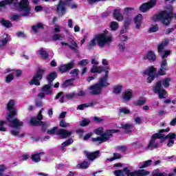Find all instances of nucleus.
Listing matches in <instances>:
<instances>
[{"label":"nucleus","mask_w":176,"mask_h":176,"mask_svg":"<svg viewBox=\"0 0 176 176\" xmlns=\"http://www.w3.org/2000/svg\"><path fill=\"white\" fill-rule=\"evenodd\" d=\"M15 104L16 101L14 100H11L8 102L7 108L9 111V113L8 114L6 119L9 122L10 127H12L13 129L10 131L12 135H14V137H24V133H21V127H23L24 123L20 120L14 118V116L17 115V109L13 107Z\"/></svg>","instance_id":"1"},{"label":"nucleus","mask_w":176,"mask_h":176,"mask_svg":"<svg viewBox=\"0 0 176 176\" xmlns=\"http://www.w3.org/2000/svg\"><path fill=\"white\" fill-rule=\"evenodd\" d=\"M6 5H13L14 8H16L19 12V15L14 14L11 16L12 21H16L20 19V16H29L31 13L30 8V3L28 0H21L19 3V0H4L0 2V10H2Z\"/></svg>","instance_id":"2"},{"label":"nucleus","mask_w":176,"mask_h":176,"mask_svg":"<svg viewBox=\"0 0 176 176\" xmlns=\"http://www.w3.org/2000/svg\"><path fill=\"white\" fill-rule=\"evenodd\" d=\"M112 42V35L104 30L102 32L96 34L92 39L88 43V49L91 50L94 46H99V47H105L111 45Z\"/></svg>","instance_id":"3"},{"label":"nucleus","mask_w":176,"mask_h":176,"mask_svg":"<svg viewBox=\"0 0 176 176\" xmlns=\"http://www.w3.org/2000/svg\"><path fill=\"white\" fill-rule=\"evenodd\" d=\"M170 82L171 78L170 77H166L161 80H159L155 83V85L153 87V93L157 94L159 98H167V91L164 89L170 87Z\"/></svg>","instance_id":"4"},{"label":"nucleus","mask_w":176,"mask_h":176,"mask_svg":"<svg viewBox=\"0 0 176 176\" xmlns=\"http://www.w3.org/2000/svg\"><path fill=\"white\" fill-rule=\"evenodd\" d=\"M173 16V6H167L166 10L162 11L153 16L154 21H162L164 25H168L171 23V17Z\"/></svg>","instance_id":"5"},{"label":"nucleus","mask_w":176,"mask_h":176,"mask_svg":"<svg viewBox=\"0 0 176 176\" xmlns=\"http://www.w3.org/2000/svg\"><path fill=\"white\" fill-rule=\"evenodd\" d=\"M91 74H101V72H104L105 76L100 78L98 81V85L102 87H107L109 86V80H108V74H109V67L108 66L102 67L101 66L94 65L91 69Z\"/></svg>","instance_id":"6"},{"label":"nucleus","mask_w":176,"mask_h":176,"mask_svg":"<svg viewBox=\"0 0 176 176\" xmlns=\"http://www.w3.org/2000/svg\"><path fill=\"white\" fill-rule=\"evenodd\" d=\"M168 131H170V128H167L166 129H161L160 130L159 133L153 134L151 136V139L148 142L147 149H149L150 151H153V149L157 148L160 144L157 140L164 138V134H163V133H168Z\"/></svg>","instance_id":"7"},{"label":"nucleus","mask_w":176,"mask_h":176,"mask_svg":"<svg viewBox=\"0 0 176 176\" xmlns=\"http://www.w3.org/2000/svg\"><path fill=\"white\" fill-rule=\"evenodd\" d=\"M115 176H124V174L127 176H145L148 175L149 172L145 170H138L133 172H131L129 168L126 167L122 170H116L113 172Z\"/></svg>","instance_id":"8"},{"label":"nucleus","mask_w":176,"mask_h":176,"mask_svg":"<svg viewBox=\"0 0 176 176\" xmlns=\"http://www.w3.org/2000/svg\"><path fill=\"white\" fill-rule=\"evenodd\" d=\"M69 6L71 9H76L78 8V5L75 3H72V0H66L65 1L63 0H60L58 7L56 8V10L60 16L65 13V6Z\"/></svg>","instance_id":"9"},{"label":"nucleus","mask_w":176,"mask_h":176,"mask_svg":"<svg viewBox=\"0 0 176 176\" xmlns=\"http://www.w3.org/2000/svg\"><path fill=\"white\" fill-rule=\"evenodd\" d=\"M118 131H119L115 129L107 130L101 137L93 138L91 140L93 142H96V144L107 142V141L112 137V135L115 134V133H118Z\"/></svg>","instance_id":"10"},{"label":"nucleus","mask_w":176,"mask_h":176,"mask_svg":"<svg viewBox=\"0 0 176 176\" xmlns=\"http://www.w3.org/2000/svg\"><path fill=\"white\" fill-rule=\"evenodd\" d=\"M47 133L50 135H52V134H57V135H59V137L62 139L67 138V137H69L71 134H72V132L68 131L65 129L58 130L57 126H54L52 129L47 130Z\"/></svg>","instance_id":"11"},{"label":"nucleus","mask_w":176,"mask_h":176,"mask_svg":"<svg viewBox=\"0 0 176 176\" xmlns=\"http://www.w3.org/2000/svg\"><path fill=\"white\" fill-rule=\"evenodd\" d=\"M155 73L156 68H155L153 66H151L142 72V75L144 76V78H147L148 83H151L153 80H155Z\"/></svg>","instance_id":"12"},{"label":"nucleus","mask_w":176,"mask_h":176,"mask_svg":"<svg viewBox=\"0 0 176 176\" xmlns=\"http://www.w3.org/2000/svg\"><path fill=\"white\" fill-rule=\"evenodd\" d=\"M43 74H45V69L39 68L33 78L30 81V85L41 86V80H42V78H43Z\"/></svg>","instance_id":"13"},{"label":"nucleus","mask_w":176,"mask_h":176,"mask_svg":"<svg viewBox=\"0 0 176 176\" xmlns=\"http://www.w3.org/2000/svg\"><path fill=\"white\" fill-rule=\"evenodd\" d=\"M52 87H53V85H52V83L44 85L41 88V92L38 94V98H45L46 96H52L53 94Z\"/></svg>","instance_id":"14"},{"label":"nucleus","mask_w":176,"mask_h":176,"mask_svg":"<svg viewBox=\"0 0 176 176\" xmlns=\"http://www.w3.org/2000/svg\"><path fill=\"white\" fill-rule=\"evenodd\" d=\"M168 43V41H165L158 45V48H157L158 53L162 56V60H165L164 58H167V57H168V56H170L171 53V51L170 50H168V51L164 50V48L167 46Z\"/></svg>","instance_id":"15"},{"label":"nucleus","mask_w":176,"mask_h":176,"mask_svg":"<svg viewBox=\"0 0 176 176\" xmlns=\"http://www.w3.org/2000/svg\"><path fill=\"white\" fill-rule=\"evenodd\" d=\"M157 2V0H150L148 3H145L142 4L140 7V12H142V13H146V12H148L149 9H152L155 5L156 3Z\"/></svg>","instance_id":"16"},{"label":"nucleus","mask_w":176,"mask_h":176,"mask_svg":"<svg viewBox=\"0 0 176 176\" xmlns=\"http://www.w3.org/2000/svg\"><path fill=\"white\" fill-rule=\"evenodd\" d=\"M88 90L89 91V94H91L92 96H97L98 94H101V92L102 91V87H100V85L96 84L89 87L88 88Z\"/></svg>","instance_id":"17"},{"label":"nucleus","mask_w":176,"mask_h":176,"mask_svg":"<svg viewBox=\"0 0 176 176\" xmlns=\"http://www.w3.org/2000/svg\"><path fill=\"white\" fill-rule=\"evenodd\" d=\"M42 111H43V109H42L40 112L38 113V115L37 116V119L35 118H32L30 120V124H32L33 126H39L41 124H45L43 122H41L42 119H43V116H42Z\"/></svg>","instance_id":"18"},{"label":"nucleus","mask_w":176,"mask_h":176,"mask_svg":"<svg viewBox=\"0 0 176 176\" xmlns=\"http://www.w3.org/2000/svg\"><path fill=\"white\" fill-rule=\"evenodd\" d=\"M175 133H170L168 135L165 136L164 135V138H162L164 140H168L167 146H173L174 145V141L175 140Z\"/></svg>","instance_id":"19"},{"label":"nucleus","mask_w":176,"mask_h":176,"mask_svg":"<svg viewBox=\"0 0 176 176\" xmlns=\"http://www.w3.org/2000/svg\"><path fill=\"white\" fill-rule=\"evenodd\" d=\"M85 155L87 156L89 160H94V159H97L98 156L100 155V151H95L94 153H90L89 151H85Z\"/></svg>","instance_id":"20"},{"label":"nucleus","mask_w":176,"mask_h":176,"mask_svg":"<svg viewBox=\"0 0 176 176\" xmlns=\"http://www.w3.org/2000/svg\"><path fill=\"white\" fill-rule=\"evenodd\" d=\"M69 43H71L70 45L68 43L64 42L60 43V45L61 46H68L69 47H70V49H72L74 52H76L78 50V44L76 43V42L72 39L69 41Z\"/></svg>","instance_id":"21"},{"label":"nucleus","mask_w":176,"mask_h":176,"mask_svg":"<svg viewBox=\"0 0 176 176\" xmlns=\"http://www.w3.org/2000/svg\"><path fill=\"white\" fill-rule=\"evenodd\" d=\"M122 98L124 101H130L133 98V90L127 89L123 92Z\"/></svg>","instance_id":"22"},{"label":"nucleus","mask_w":176,"mask_h":176,"mask_svg":"<svg viewBox=\"0 0 176 176\" xmlns=\"http://www.w3.org/2000/svg\"><path fill=\"white\" fill-rule=\"evenodd\" d=\"M74 62H70L67 65H63L59 67V72H67V71H69V69H72L74 68Z\"/></svg>","instance_id":"23"},{"label":"nucleus","mask_w":176,"mask_h":176,"mask_svg":"<svg viewBox=\"0 0 176 176\" xmlns=\"http://www.w3.org/2000/svg\"><path fill=\"white\" fill-rule=\"evenodd\" d=\"M134 21L136 25V28L140 30V28H141V24H142V15L141 14H138L134 18Z\"/></svg>","instance_id":"24"},{"label":"nucleus","mask_w":176,"mask_h":176,"mask_svg":"<svg viewBox=\"0 0 176 176\" xmlns=\"http://www.w3.org/2000/svg\"><path fill=\"white\" fill-rule=\"evenodd\" d=\"M144 60H149V61H155L156 60V55L155 52L150 51L144 56Z\"/></svg>","instance_id":"25"},{"label":"nucleus","mask_w":176,"mask_h":176,"mask_svg":"<svg viewBox=\"0 0 176 176\" xmlns=\"http://www.w3.org/2000/svg\"><path fill=\"white\" fill-rule=\"evenodd\" d=\"M42 155H45V153L40 152L38 153L33 154L32 155V162H34V163H38V162H41V158L42 157Z\"/></svg>","instance_id":"26"},{"label":"nucleus","mask_w":176,"mask_h":176,"mask_svg":"<svg viewBox=\"0 0 176 176\" xmlns=\"http://www.w3.org/2000/svg\"><path fill=\"white\" fill-rule=\"evenodd\" d=\"M10 39V37L9 36V35L5 34L3 35V38L0 39V46L1 47H3V46H6V45H8V42H9Z\"/></svg>","instance_id":"27"},{"label":"nucleus","mask_w":176,"mask_h":176,"mask_svg":"<svg viewBox=\"0 0 176 176\" xmlns=\"http://www.w3.org/2000/svg\"><path fill=\"white\" fill-rule=\"evenodd\" d=\"M6 170H8V167L6 165H0V176H14L12 173L3 174Z\"/></svg>","instance_id":"28"},{"label":"nucleus","mask_w":176,"mask_h":176,"mask_svg":"<svg viewBox=\"0 0 176 176\" xmlns=\"http://www.w3.org/2000/svg\"><path fill=\"white\" fill-rule=\"evenodd\" d=\"M113 16L118 21H122L123 20V15L120 14V10L116 9L113 12Z\"/></svg>","instance_id":"29"},{"label":"nucleus","mask_w":176,"mask_h":176,"mask_svg":"<svg viewBox=\"0 0 176 176\" xmlns=\"http://www.w3.org/2000/svg\"><path fill=\"white\" fill-rule=\"evenodd\" d=\"M152 160H148L147 161H144L138 164L139 168H146V167H149L152 164Z\"/></svg>","instance_id":"30"},{"label":"nucleus","mask_w":176,"mask_h":176,"mask_svg":"<svg viewBox=\"0 0 176 176\" xmlns=\"http://www.w3.org/2000/svg\"><path fill=\"white\" fill-rule=\"evenodd\" d=\"M96 104V102H91L89 103H85L80 105H78L77 109H80V111H83L85 108H89L90 107H93Z\"/></svg>","instance_id":"31"},{"label":"nucleus","mask_w":176,"mask_h":176,"mask_svg":"<svg viewBox=\"0 0 176 176\" xmlns=\"http://www.w3.org/2000/svg\"><path fill=\"white\" fill-rule=\"evenodd\" d=\"M146 102V99H145V98H140L138 100L135 101L133 104H135V107H141V105H144Z\"/></svg>","instance_id":"32"},{"label":"nucleus","mask_w":176,"mask_h":176,"mask_svg":"<svg viewBox=\"0 0 176 176\" xmlns=\"http://www.w3.org/2000/svg\"><path fill=\"white\" fill-rule=\"evenodd\" d=\"M0 23L6 28H10L12 27V23L10 21H6L2 18H0Z\"/></svg>","instance_id":"33"},{"label":"nucleus","mask_w":176,"mask_h":176,"mask_svg":"<svg viewBox=\"0 0 176 176\" xmlns=\"http://www.w3.org/2000/svg\"><path fill=\"white\" fill-rule=\"evenodd\" d=\"M89 166H90V162L88 161H84L81 164H78L77 165V168H82L83 170H86V168H89Z\"/></svg>","instance_id":"34"},{"label":"nucleus","mask_w":176,"mask_h":176,"mask_svg":"<svg viewBox=\"0 0 176 176\" xmlns=\"http://www.w3.org/2000/svg\"><path fill=\"white\" fill-rule=\"evenodd\" d=\"M72 142H74V140L72 139H69L67 141L63 142L60 146L61 151H65V147L69 146V145H71Z\"/></svg>","instance_id":"35"},{"label":"nucleus","mask_w":176,"mask_h":176,"mask_svg":"<svg viewBox=\"0 0 176 176\" xmlns=\"http://www.w3.org/2000/svg\"><path fill=\"white\" fill-rule=\"evenodd\" d=\"M12 75H15V76H20L21 75V70H12L10 69H6L4 74H8V72H12Z\"/></svg>","instance_id":"36"},{"label":"nucleus","mask_w":176,"mask_h":176,"mask_svg":"<svg viewBox=\"0 0 176 176\" xmlns=\"http://www.w3.org/2000/svg\"><path fill=\"white\" fill-rule=\"evenodd\" d=\"M123 90V87L122 85H115L113 88V93L114 94H120Z\"/></svg>","instance_id":"37"},{"label":"nucleus","mask_w":176,"mask_h":176,"mask_svg":"<svg viewBox=\"0 0 176 176\" xmlns=\"http://www.w3.org/2000/svg\"><path fill=\"white\" fill-rule=\"evenodd\" d=\"M38 54L39 56H41L42 57V58H43L44 60L47 59V53L46 52V51H45L43 50V48H41L38 51Z\"/></svg>","instance_id":"38"},{"label":"nucleus","mask_w":176,"mask_h":176,"mask_svg":"<svg viewBox=\"0 0 176 176\" xmlns=\"http://www.w3.org/2000/svg\"><path fill=\"white\" fill-rule=\"evenodd\" d=\"M122 127L126 130V133H131V130L134 129V126L130 124H122Z\"/></svg>","instance_id":"39"},{"label":"nucleus","mask_w":176,"mask_h":176,"mask_svg":"<svg viewBox=\"0 0 176 176\" xmlns=\"http://www.w3.org/2000/svg\"><path fill=\"white\" fill-rule=\"evenodd\" d=\"M57 78V74L56 72L51 73L48 75L47 79L50 83H52Z\"/></svg>","instance_id":"40"},{"label":"nucleus","mask_w":176,"mask_h":176,"mask_svg":"<svg viewBox=\"0 0 176 176\" xmlns=\"http://www.w3.org/2000/svg\"><path fill=\"white\" fill-rule=\"evenodd\" d=\"M55 100H59L60 102H64V100H65V96H64V94L63 92H60L56 96Z\"/></svg>","instance_id":"41"},{"label":"nucleus","mask_w":176,"mask_h":176,"mask_svg":"<svg viewBox=\"0 0 176 176\" xmlns=\"http://www.w3.org/2000/svg\"><path fill=\"white\" fill-rule=\"evenodd\" d=\"M94 133L97 135H101V137H102V135H104V134H105V133H107V131H104V128L99 127L94 131Z\"/></svg>","instance_id":"42"},{"label":"nucleus","mask_w":176,"mask_h":176,"mask_svg":"<svg viewBox=\"0 0 176 176\" xmlns=\"http://www.w3.org/2000/svg\"><path fill=\"white\" fill-rule=\"evenodd\" d=\"M131 23V19L129 18L128 19L125 20V23H124V28L121 30L120 31V34H125L126 32V28L129 27V25H130V23Z\"/></svg>","instance_id":"43"},{"label":"nucleus","mask_w":176,"mask_h":176,"mask_svg":"<svg viewBox=\"0 0 176 176\" xmlns=\"http://www.w3.org/2000/svg\"><path fill=\"white\" fill-rule=\"evenodd\" d=\"M109 27H110L111 31H116V30H118V28H119V25L118 24V23L115 22V21H112L110 23Z\"/></svg>","instance_id":"44"},{"label":"nucleus","mask_w":176,"mask_h":176,"mask_svg":"<svg viewBox=\"0 0 176 176\" xmlns=\"http://www.w3.org/2000/svg\"><path fill=\"white\" fill-rule=\"evenodd\" d=\"M74 79H75V78H72V79L66 80L62 85V87H68L69 86H72V85H74V82H72V80H74Z\"/></svg>","instance_id":"45"},{"label":"nucleus","mask_w":176,"mask_h":176,"mask_svg":"<svg viewBox=\"0 0 176 176\" xmlns=\"http://www.w3.org/2000/svg\"><path fill=\"white\" fill-rule=\"evenodd\" d=\"M32 30L34 32H38V30H41V28H43V25L41 23H37L36 25L32 26Z\"/></svg>","instance_id":"46"},{"label":"nucleus","mask_w":176,"mask_h":176,"mask_svg":"<svg viewBox=\"0 0 176 176\" xmlns=\"http://www.w3.org/2000/svg\"><path fill=\"white\" fill-rule=\"evenodd\" d=\"M52 39L53 41H63V39H64V36L56 34L52 36Z\"/></svg>","instance_id":"47"},{"label":"nucleus","mask_w":176,"mask_h":176,"mask_svg":"<svg viewBox=\"0 0 176 176\" xmlns=\"http://www.w3.org/2000/svg\"><path fill=\"white\" fill-rule=\"evenodd\" d=\"M120 157H122V155L119 153H114L113 157L108 158L107 160L108 162H113L116 159H120Z\"/></svg>","instance_id":"48"},{"label":"nucleus","mask_w":176,"mask_h":176,"mask_svg":"<svg viewBox=\"0 0 176 176\" xmlns=\"http://www.w3.org/2000/svg\"><path fill=\"white\" fill-rule=\"evenodd\" d=\"M89 123H90V120H89L87 118H82L80 124L82 127H85V126H87V124H89Z\"/></svg>","instance_id":"49"},{"label":"nucleus","mask_w":176,"mask_h":176,"mask_svg":"<svg viewBox=\"0 0 176 176\" xmlns=\"http://www.w3.org/2000/svg\"><path fill=\"white\" fill-rule=\"evenodd\" d=\"M5 124H6V121H0V131H6V127L5 126Z\"/></svg>","instance_id":"50"},{"label":"nucleus","mask_w":176,"mask_h":176,"mask_svg":"<svg viewBox=\"0 0 176 176\" xmlns=\"http://www.w3.org/2000/svg\"><path fill=\"white\" fill-rule=\"evenodd\" d=\"M161 68L164 70H168V67H167V60L163 59L161 63Z\"/></svg>","instance_id":"51"},{"label":"nucleus","mask_w":176,"mask_h":176,"mask_svg":"<svg viewBox=\"0 0 176 176\" xmlns=\"http://www.w3.org/2000/svg\"><path fill=\"white\" fill-rule=\"evenodd\" d=\"M13 79H14V76L12 73L6 76V83H10V82H12V80H13Z\"/></svg>","instance_id":"52"},{"label":"nucleus","mask_w":176,"mask_h":176,"mask_svg":"<svg viewBox=\"0 0 176 176\" xmlns=\"http://www.w3.org/2000/svg\"><path fill=\"white\" fill-rule=\"evenodd\" d=\"M158 30L159 27L157 26V25H152L148 30L149 32H157Z\"/></svg>","instance_id":"53"},{"label":"nucleus","mask_w":176,"mask_h":176,"mask_svg":"<svg viewBox=\"0 0 176 176\" xmlns=\"http://www.w3.org/2000/svg\"><path fill=\"white\" fill-rule=\"evenodd\" d=\"M87 64H89V60L87 59H83L78 62V65H81L82 67H85Z\"/></svg>","instance_id":"54"},{"label":"nucleus","mask_w":176,"mask_h":176,"mask_svg":"<svg viewBox=\"0 0 176 176\" xmlns=\"http://www.w3.org/2000/svg\"><path fill=\"white\" fill-rule=\"evenodd\" d=\"M120 113H124V115H129L130 111L127 108H122L120 109Z\"/></svg>","instance_id":"55"},{"label":"nucleus","mask_w":176,"mask_h":176,"mask_svg":"<svg viewBox=\"0 0 176 176\" xmlns=\"http://www.w3.org/2000/svg\"><path fill=\"white\" fill-rule=\"evenodd\" d=\"M60 127H69V123L66 122L65 120H62L60 122Z\"/></svg>","instance_id":"56"},{"label":"nucleus","mask_w":176,"mask_h":176,"mask_svg":"<svg viewBox=\"0 0 176 176\" xmlns=\"http://www.w3.org/2000/svg\"><path fill=\"white\" fill-rule=\"evenodd\" d=\"M67 98L69 100H72V98H75V97H77L76 93H71L66 95Z\"/></svg>","instance_id":"57"},{"label":"nucleus","mask_w":176,"mask_h":176,"mask_svg":"<svg viewBox=\"0 0 176 176\" xmlns=\"http://www.w3.org/2000/svg\"><path fill=\"white\" fill-rule=\"evenodd\" d=\"M70 74L74 76V78H78V74H79V69L72 70Z\"/></svg>","instance_id":"58"},{"label":"nucleus","mask_w":176,"mask_h":176,"mask_svg":"<svg viewBox=\"0 0 176 176\" xmlns=\"http://www.w3.org/2000/svg\"><path fill=\"white\" fill-rule=\"evenodd\" d=\"M166 71L167 70H164V69H162V67H160V69L158 71V75H160V76H163L166 75Z\"/></svg>","instance_id":"59"},{"label":"nucleus","mask_w":176,"mask_h":176,"mask_svg":"<svg viewBox=\"0 0 176 176\" xmlns=\"http://www.w3.org/2000/svg\"><path fill=\"white\" fill-rule=\"evenodd\" d=\"M61 31V27H60L59 25H55L54 26V32H60Z\"/></svg>","instance_id":"60"},{"label":"nucleus","mask_w":176,"mask_h":176,"mask_svg":"<svg viewBox=\"0 0 176 176\" xmlns=\"http://www.w3.org/2000/svg\"><path fill=\"white\" fill-rule=\"evenodd\" d=\"M76 94H77V96H78L80 97H83L86 96V91L83 90H80Z\"/></svg>","instance_id":"61"},{"label":"nucleus","mask_w":176,"mask_h":176,"mask_svg":"<svg viewBox=\"0 0 176 176\" xmlns=\"http://www.w3.org/2000/svg\"><path fill=\"white\" fill-rule=\"evenodd\" d=\"M125 48H126V46L124 45V43L122 42L119 44V49L120 52H124Z\"/></svg>","instance_id":"62"},{"label":"nucleus","mask_w":176,"mask_h":176,"mask_svg":"<svg viewBox=\"0 0 176 176\" xmlns=\"http://www.w3.org/2000/svg\"><path fill=\"white\" fill-rule=\"evenodd\" d=\"M134 12V8H126L124 9V12L125 13H133Z\"/></svg>","instance_id":"63"},{"label":"nucleus","mask_w":176,"mask_h":176,"mask_svg":"<svg viewBox=\"0 0 176 176\" xmlns=\"http://www.w3.org/2000/svg\"><path fill=\"white\" fill-rule=\"evenodd\" d=\"M30 158V155L29 154H24L21 156V160L23 162L27 160L28 159Z\"/></svg>","instance_id":"64"}]
</instances>
